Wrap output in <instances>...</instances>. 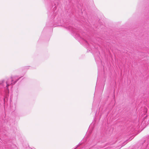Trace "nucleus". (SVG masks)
<instances>
[{
    "mask_svg": "<svg viewBox=\"0 0 149 149\" xmlns=\"http://www.w3.org/2000/svg\"><path fill=\"white\" fill-rule=\"evenodd\" d=\"M58 17V15H56L55 16H54V19H55V18H57V17Z\"/></svg>",
    "mask_w": 149,
    "mask_h": 149,
    "instance_id": "nucleus-5",
    "label": "nucleus"
},
{
    "mask_svg": "<svg viewBox=\"0 0 149 149\" xmlns=\"http://www.w3.org/2000/svg\"><path fill=\"white\" fill-rule=\"evenodd\" d=\"M65 27L70 30L71 32L73 33L74 35L76 36L78 39H81L82 40H84L86 42H87L85 40L84 38L83 37V35L82 33L79 32L78 30L72 27V26L69 25L68 26H66Z\"/></svg>",
    "mask_w": 149,
    "mask_h": 149,
    "instance_id": "nucleus-2",
    "label": "nucleus"
},
{
    "mask_svg": "<svg viewBox=\"0 0 149 149\" xmlns=\"http://www.w3.org/2000/svg\"><path fill=\"white\" fill-rule=\"evenodd\" d=\"M94 123H92L91 124V125L90 126V128H92V130L93 129V127L94 126Z\"/></svg>",
    "mask_w": 149,
    "mask_h": 149,
    "instance_id": "nucleus-3",
    "label": "nucleus"
},
{
    "mask_svg": "<svg viewBox=\"0 0 149 149\" xmlns=\"http://www.w3.org/2000/svg\"><path fill=\"white\" fill-rule=\"evenodd\" d=\"M134 138V137L133 138H132L131 139H128V140H127V141H131V140H132V139Z\"/></svg>",
    "mask_w": 149,
    "mask_h": 149,
    "instance_id": "nucleus-6",
    "label": "nucleus"
},
{
    "mask_svg": "<svg viewBox=\"0 0 149 149\" xmlns=\"http://www.w3.org/2000/svg\"><path fill=\"white\" fill-rule=\"evenodd\" d=\"M139 133V132H138V133H134V134L132 135V136H135L137 134H138Z\"/></svg>",
    "mask_w": 149,
    "mask_h": 149,
    "instance_id": "nucleus-4",
    "label": "nucleus"
},
{
    "mask_svg": "<svg viewBox=\"0 0 149 149\" xmlns=\"http://www.w3.org/2000/svg\"><path fill=\"white\" fill-rule=\"evenodd\" d=\"M26 68H28V67H26Z\"/></svg>",
    "mask_w": 149,
    "mask_h": 149,
    "instance_id": "nucleus-7",
    "label": "nucleus"
},
{
    "mask_svg": "<svg viewBox=\"0 0 149 149\" xmlns=\"http://www.w3.org/2000/svg\"><path fill=\"white\" fill-rule=\"evenodd\" d=\"M20 78L21 77H19L18 76H12L8 79L6 83H4L3 82L1 85H3V87L6 91H8V86L10 85H13L15 84Z\"/></svg>",
    "mask_w": 149,
    "mask_h": 149,
    "instance_id": "nucleus-1",
    "label": "nucleus"
}]
</instances>
